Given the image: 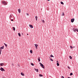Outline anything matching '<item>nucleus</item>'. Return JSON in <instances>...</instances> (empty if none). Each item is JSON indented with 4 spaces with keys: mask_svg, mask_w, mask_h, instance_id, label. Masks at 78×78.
<instances>
[{
    "mask_svg": "<svg viewBox=\"0 0 78 78\" xmlns=\"http://www.w3.org/2000/svg\"><path fill=\"white\" fill-rule=\"evenodd\" d=\"M11 20L12 21H13V19H11Z\"/></svg>",
    "mask_w": 78,
    "mask_h": 78,
    "instance_id": "473e14b6",
    "label": "nucleus"
},
{
    "mask_svg": "<svg viewBox=\"0 0 78 78\" xmlns=\"http://www.w3.org/2000/svg\"><path fill=\"white\" fill-rule=\"evenodd\" d=\"M50 57H54L53 56V55H51Z\"/></svg>",
    "mask_w": 78,
    "mask_h": 78,
    "instance_id": "a878e982",
    "label": "nucleus"
},
{
    "mask_svg": "<svg viewBox=\"0 0 78 78\" xmlns=\"http://www.w3.org/2000/svg\"><path fill=\"white\" fill-rule=\"evenodd\" d=\"M70 48H71V49H72L73 48V47L72 46H70Z\"/></svg>",
    "mask_w": 78,
    "mask_h": 78,
    "instance_id": "c756f323",
    "label": "nucleus"
},
{
    "mask_svg": "<svg viewBox=\"0 0 78 78\" xmlns=\"http://www.w3.org/2000/svg\"><path fill=\"white\" fill-rule=\"evenodd\" d=\"M67 78H71V77H68Z\"/></svg>",
    "mask_w": 78,
    "mask_h": 78,
    "instance_id": "4c0bfd02",
    "label": "nucleus"
},
{
    "mask_svg": "<svg viewBox=\"0 0 78 78\" xmlns=\"http://www.w3.org/2000/svg\"><path fill=\"white\" fill-rule=\"evenodd\" d=\"M2 3V4L4 5H7V3L5 1H2L1 2Z\"/></svg>",
    "mask_w": 78,
    "mask_h": 78,
    "instance_id": "f257e3e1",
    "label": "nucleus"
},
{
    "mask_svg": "<svg viewBox=\"0 0 78 78\" xmlns=\"http://www.w3.org/2000/svg\"><path fill=\"white\" fill-rule=\"evenodd\" d=\"M61 78H64V77L63 76H61Z\"/></svg>",
    "mask_w": 78,
    "mask_h": 78,
    "instance_id": "f704fd0d",
    "label": "nucleus"
},
{
    "mask_svg": "<svg viewBox=\"0 0 78 78\" xmlns=\"http://www.w3.org/2000/svg\"><path fill=\"white\" fill-rule=\"evenodd\" d=\"M26 15H27V16H29V14H28V13H26Z\"/></svg>",
    "mask_w": 78,
    "mask_h": 78,
    "instance_id": "c85d7f7f",
    "label": "nucleus"
},
{
    "mask_svg": "<svg viewBox=\"0 0 78 78\" xmlns=\"http://www.w3.org/2000/svg\"><path fill=\"white\" fill-rule=\"evenodd\" d=\"M74 21H75V19L74 18L72 19L71 20V22L72 23H73Z\"/></svg>",
    "mask_w": 78,
    "mask_h": 78,
    "instance_id": "39448f33",
    "label": "nucleus"
},
{
    "mask_svg": "<svg viewBox=\"0 0 78 78\" xmlns=\"http://www.w3.org/2000/svg\"><path fill=\"white\" fill-rule=\"evenodd\" d=\"M73 75V73H70V76H72V75Z\"/></svg>",
    "mask_w": 78,
    "mask_h": 78,
    "instance_id": "5701e85b",
    "label": "nucleus"
},
{
    "mask_svg": "<svg viewBox=\"0 0 78 78\" xmlns=\"http://www.w3.org/2000/svg\"><path fill=\"white\" fill-rule=\"evenodd\" d=\"M49 77H51V76H49Z\"/></svg>",
    "mask_w": 78,
    "mask_h": 78,
    "instance_id": "79ce46f5",
    "label": "nucleus"
},
{
    "mask_svg": "<svg viewBox=\"0 0 78 78\" xmlns=\"http://www.w3.org/2000/svg\"><path fill=\"white\" fill-rule=\"evenodd\" d=\"M29 27H30L31 28H33L34 27L32 25H29Z\"/></svg>",
    "mask_w": 78,
    "mask_h": 78,
    "instance_id": "6e6552de",
    "label": "nucleus"
},
{
    "mask_svg": "<svg viewBox=\"0 0 78 78\" xmlns=\"http://www.w3.org/2000/svg\"><path fill=\"white\" fill-rule=\"evenodd\" d=\"M38 60L39 62H40V57H39L38 58Z\"/></svg>",
    "mask_w": 78,
    "mask_h": 78,
    "instance_id": "4468645a",
    "label": "nucleus"
},
{
    "mask_svg": "<svg viewBox=\"0 0 78 78\" xmlns=\"http://www.w3.org/2000/svg\"><path fill=\"white\" fill-rule=\"evenodd\" d=\"M2 52V49H0V52Z\"/></svg>",
    "mask_w": 78,
    "mask_h": 78,
    "instance_id": "72a5a7b5",
    "label": "nucleus"
},
{
    "mask_svg": "<svg viewBox=\"0 0 78 78\" xmlns=\"http://www.w3.org/2000/svg\"><path fill=\"white\" fill-rule=\"evenodd\" d=\"M34 45H35V47L36 48V49H37V47L38 46V44H35Z\"/></svg>",
    "mask_w": 78,
    "mask_h": 78,
    "instance_id": "423d86ee",
    "label": "nucleus"
},
{
    "mask_svg": "<svg viewBox=\"0 0 78 78\" xmlns=\"http://www.w3.org/2000/svg\"><path fill=\"white\" fill-rule=\"evenodd\" d=\"M18 35L19 36V37H21V34H20V33H18Z\"/></svg>",
    "mask_w": 78,
    "mask_h": 78,
    "instance_id": "6ab92c4d",
    "label": "nucleus"
},
{
    "mask_svg": "<svg viewBox=\"0 0 78 78\" xmlns=\"http://www.w3.org/2000/svg\"><path fill=\"white\" fill-rule=\"evenodd\" d=\"M39 76L40 77L43 76V75L42 74H39Z\"/></svg>",
    "mask_w": 78,
    "mask_h": 78,
    "instance_id": "f3484780",
    "label": "nucleus"
},
{
    "mask_svg": "<svg viewBox=\"0 0 78 78\" xmlns=\"http://www.w3.org/2000/svg\"><path fill=\"white\" fill-rule=\"evenodd\" d=\"M57 63H59V62H58V61H57Z\"/></svg>",
    "mask_w": 78,
    "mask_h": 78,
    "instance_id": "e433bc0d",
    "label": "nucleus"
},
{
    "mask_svg": "<svg viewBox=\"0 0 78 78\" xmlns=\"http://www.w3.org/2000/svg\"><path fill=\"white\" fill-rule=\"evenodd\" d=\"M18 11L19 13H21V10L20 9H18Z\"/></svg>",
    "mask_w": 78,
    "mask_h": 78,
    "instance_id": "ddd939ff",
    "label": "nucleus"
},
{
    "mask_svg": "<svg viewBox=\"0 0 78 78\" xmlns=\"http://www.w3.org/2000/svg\"><path fill=\"white\" fill-rule=\"evenodd\" d=\"M27 35H28V34H27Z\"/></svg>",
    "mask_w": 78,
    "mask_h": 78,
    "instance_id": "a19ab883",
    "label": "nucleus"
},
{
    "mask_svg": "<svg viewBox=\"0 0 78 78\" xmlns=\"http://www.w3.org/2000/svg\"><path fill=\"white\" fill-rule=\"evenodd\" d=\"M65 15L64 13V12H62V16H64Z\"/></svg>",
    "mask_w": 78,
    "mask_h": 78,
    "instance_id": "cd10ccee",
    "label": "nucleus"
},
{
    "mask_svg": "<svg viewBox=\"0 0 78 78\" xmlns=\"http://www.w3.org/2000/svg\"><path fill=\"white\" fill-rule=\"evenodd\" d=\"M69 58L70 59H72V56H69Z\"/></svg>",
    "mask_w": 78,
    "mask_h": 78,
    "instance_id": "412c9836",
    "label": "nucleus"
},
{
    "mask_svg": "<svg viewBox=\"0 0 78 78\" xmlns=\"http://www.w3.org/2000/svg\"><path fill=\"white\" fill-rule=\"evenodd\" d=\"M76 31L78 32V29L77 28H76Z\"/></svg>",
    "mask_w": 78,
    "mask_h": 78,
    "instance_id": "7c9ffc66",
    "label": "nucleus"
},
{
    "mask_svg": "<svg viewBox=\"0 0 78 78\" xmlns=\"http://www.w3.org/2000/svg\"><path fill=\"white\" fill-rule=\"evenodd\" d=\"M9 78H10V77H9Z\"/></svg>",
    "mask_w": 78,
    "mask_h": 78,
    "instance_id": "c03bdc74",
    "label": "nucleus"
},
{
    "mask_svg": "<svg viewBox=\"0 0 78 78\" xmlns=\"http://www.w3.org/2000/svg\"><path fill=\"white\" fill-rule=\"evenodd\" d=\"M51 61H52V62H53V59H51Z\"/></svg>",
    "mask_w": 78,
    "mask_h": 78,
    "instance_id": "2f4dec72",
    "label": "nucleus"
},
{
    "mask_svg": "<svg viewBox=\"0 0 78 78\" xmlns=\"http://www.w3.org/2000/svg\"><path fill=\"white\" fill-rule=\"evenodd\" d=\"M31 65L32 66H34V64L33 63H31Z\"/></svg>",
    "mask_w": 78,
    "mask_h": 78,
    "instance_id": "bb28decb",
    "label": "nucleus"
},
{
    "mask_svg": "<svg viewBox=\"0 0 78 78\" xmlns=\"http://www.w3.org/2000/svg\"><path fill=\"white\" fill-rule=\"evenodd\" d=\"M68 68L69 69H70V68L69 67V66H68Z\"/></svg>",
    "mask_w": 78,
    "mask_h": 78,
    "instance_id": "c9c22d12",
    "label": "nucleus"
},
{
    "mask_svg": "<svg viewBox=\"0 0 78 78\" xmlns=\"http://www.w3.org/2000/svg\"><path fill=\"white\" fill-rule=\"evenodd\" d=\"M30 53H31V54H32V53H33V51H32V50H30Z\"/></svg>",
    "mask_w": 78,
    "mask_h": 78,
    "instance_id": "b1692460",
    "label": "nucleus"
},
{
    "mask_svg": "<svg viewBox=\"0 0 78 78\" xmlns=\"http://www.w3.org/2000/svg\"><path fill=\"white\" fill-rule=\"evenodd\" d=\"M12 66H13V64H12Z\"/></svg>",
    "mask_w": 78,
    "mask_h": 78,
    "instance_id": "37998d69",
    "label": "nucleus"
},
{
    "mask_svg": "<svg viewBox=\"0 0 78 78\" xmlns=\"http://www.w3.org/2000/svg\"><path fill=\"white\" fill-rule=\"evenodd\" d=\"M57 66H59V63H57Z\"/></svg>",
    "mask_w": 78,
    "mask_h": 78,
    "instance_id": "4be33fe9",
    "label": "nucleus"
},
{
    "mask_svg": "<svg viewBox=\"0 0 78 78\" xmlns=\"http://www.w3.org/2000/svg\"><path fill=\"white\" fill-rule=\"evenodd\" d=\"M0 70H1V71L2 72L5 71V70L2 67H1V69H0Z\"/></svg>",
    "mask_w": 78,
    "mask_h": 78,
    "instance_id": "20e7f679",
    "label": "nucleus"
},
{
    "mask_svg": "<svg viewBox=\"0 0 78 78\" xmlns=\"http://www.w3.org/2000/svg\"><path fill=\"white\" fill-rule=\"evenodd\" d=\"M20 74L22 76H25V75H24V73L23 72L21 73Z\"/></svg>",
    "mask_w": 78,
    "mask_h": 78,
    "instance_id": "9d476101",
    "label": "nucleus"
},
{
    "mask_svg": "<svg viewBox=\"0 0 78 78\" xmlns=\"http://www.w3.org/2000/svg\"><path fill=\"white\" fill-rule=\"evenodd\" d=\"M61 4H62V5H64V4L63 2H61Z\"/></svg>",
    "mask_w": 78,
    "mask_h": 78,
    "instance_id": "aec40b11",
    "label": "nucleus"
},
{
    "mask_svg": "<svg viewBox=\"0 0 78 78\" xmlns=\"http://www.w3.org/2000/svg\"><path fill=\"white\" fill-rule=\"evenodd\" d=\"M35 19L36 21L37 20V16H35Z\"/></svg>",
    "mask_w": 78,
    "mask_h": 78,
    "instance_id": "dca6fc26",
    "label": "nucleus"
},
{
    "mask_svg": "<svg viewBox=\"0 0 78 78\" xmlns=\"http://www.w3.org/2000/svg\"><path fill=\"white\" fill-rule=\"evenodd\" d=\"M39 64L41 66L42 68L43 69H44V65L41 63L40 62Z\"/></svg>",
    "mask_w": 78,
    "mask_h": 78,
    "instance_id": "f03ea898",
    "label": "nucleus"
},
{
    "mask_svg": "<svg viewBox=\"0 0 78 78\" xmlns=\"http://www.w3.org/2000/svg\"><path fill=\"white\" fill-rule=\"evenodd\" d=\"M4 65V63H0V66H2Z\"/></svg>",
    "mask_w": 78,
    "mask_h": 78,
    "instance_id": "0eeeda50",
    "label": "nucleus"
},
{
    "mask_svg": "<svg viewBox=\"0 0 78 78\" xmlns=\"http://www.w3.org/2000/svg\"><path fill=\"white\" fill-rule=\"evenodd\" d=\"M4 45H5V47H7V45L5 43H4Z\"/></svg>",
    "mask_w": 78,
    "mask_h": 78,
    "instance_id": "a211bd4d",
    "label": "nucleus"
},
{
    "mask_svg": "<svg viewBox=\"0 0 78 78\" xmlns=\"http://www.w3.org/2000/svg\"><path fill=\"white\" fill-rule=\"evenodd\" d=\"M42 22L43 23H45V21L44 20H42Z\"/></svg>",
    "mask_w": 78,
    "mask_h": 78,
    "instance_id": "393cba45",
    "label": "nucleus"
},
{
    "mask_svg": "<svg viewBox=\"0 0 78 78\" xmlns=\"http://www.w3.org/2000/svg\"><path fill=\"white\" fill-rule=\"evenodd\" d=\"M4 46H2L0 48V49H3L4 48Z\"/></svg>",
    "mask_w": 78,
    "mask_h": 78,
    "instance_id": "9b49d317",
    "label": "nucleus"
},
{
    "mask_svg": "<svg viewBox=\"0 0 78 78\" xmlns=\"http://www.w3.org/2000/svg\"><path fill=\"white\" fill-rule=\"evenodd\" d=\"M34 70L37 72H38V69H36V68H34Z\"/></svg>",
    "mask_w": 78,
    "mask_h": 78,
    "instance_id": "f8f14e48",
    "label": "nucleus"
},
{
    "mask_svg": "<svg viewBox=\"0 0 78 78\" xmlns=\"http://www.w3.org/2000/svg\"><path fill=\"white\" fill-rule=\"evenodd\" d=\"M76 28H74L73 29V31L74 32H76Z\"/></svg>",
    "mask_w": 78,
    "mask_h": 78,
    "instance_id": "1a4fd4ad",
    "label": "nucleus"
},
{
    "mask_svg": "<svg viewBox=\"0 0 78 78\" xmlns=\"http://www.w3.org/2000/svg\"><path fill=\"white\" fill-rule=\"evenodd\" d=\"M12 29L14 31L15 30V28L14 27H13Z\"/></svg>",
    "mask_w": 78,
    "mask_h": 78,
    "instance_id": "2eb2a0df",
    "label": "nucleus"
},
{
    "mask_svg": "<svg viewBox=\"0 0 78 78\" xmlns=\"http://www.w3.org/2000/svg\"><path fill=\"white\" fill-rule=\"evenodd\" d=\"M9 19H13L14 17H13V16L12 15H10L9 16Z\"/></svg>",
    "mask_w": 78,
    "mask_h": 78,
    "instance_id": "7ed1b4c3",
    "label": "nucleus"
},
{
    "mask_svg": "<svg viewBox=\"0 0 78 78\" xmlns=\"http://www.w3.org/2000/svg\"><path fill=\"white\" fill-rule=\"evenodd\" d=\"M50 0H47L48 1H50Z\"/></svg>",
    "mask_w": 78,
    "mask_h": 78,
    "instance_id": "ea45409f",
    "label": "nucleus"
},
{
    "mask_svg": "<svg viewBox=\"0 0 78 78\" xmlns=\"http://www.w3.org/2000/svg\"><path fill=\"white\" fill-rule=\"evenodd\" d=\"M1 52H0V55L1 54Z\"/></svg>",
    "mask_w": 78,
    "mask_h": 78,
    "instance_id": "58836bf2",
    "label": "nucleus"
}]
</instances>
